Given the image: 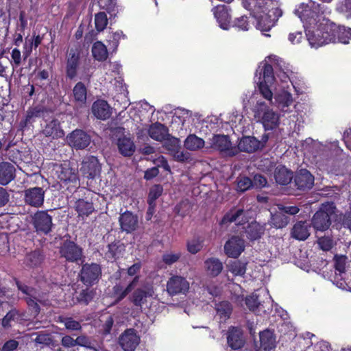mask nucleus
Returning <instances> with one entry per match:
<instances>
[{"instance_id":"f257e3e1","label":"nucleus","mask_w":351,"mask_h":351,"mask_svg":"<svg viewBox=\"0 0 351 351\" xmlns=\"http://www.w3.org/2000/svg\"><path fill=\"white\" fill-rule=\"evenodd\" d=\"M303 23L307 40L312 47L337 41V33L351 34V28L337 25L326 16L330 10L325 5L316 4L313 0L309 3L300 4L296 10Z\"/></svg>"},{"instance_id":"f03ea898","label":"nucleus","mask_w":351,"mask_h":351,"mask_svg":"<svg viewBox=\"0 0 351 351\" xmlns=\"http://www.w3.org/2000/svg\"><path fill=\"white\" fill-rule=\"evenodd\" d=\"M274 4V0H245V6L252 10L257 19V29L263 32L269 31L282 14Z\"/></svg>"},{"instance_id":"7ed1b4c3","label":"nucleus","mask_w":351,"mask_h":351,"mask_svg":"<svg viewBox=\"0 0 351 351\" xmlns=\"http://www.w3.org/2000/svg\"><path fill=\"white\" fill-rule=\"evenodd\" d=\"M259 97L258 93H248L243 99V106L247 107L252 105L254 119L256 122L262 123L265 130H272L278 126L279 116Z\"/></svg>"},{"instance_id":"20e7f679","label":"nucleus","mask_w":351,"mask_h":351,"mask_svg":"<svg viewBox=\"0 0 351 351\" xmlns=\"http://www.w3.org/2000/svg\"><path fill=\"white\" fill-rule=\"evenodd\" d=\"M259 74V81L258 82L259 96H262L270 104H273V92L275 82L274 75V69L272 66L267 63V60L261 62L256 72V75Z\"/></svg>"},{"instance_id":"39448f33","label":"nucleus","mask_w":351,"mask_h":351,"mask_svg":"<svg viewBox=\"0 0 351 351\" xmlns=\"http://www.w3.org/2000/svg\"><path fill=\"white\" fill-rule=\"evenodd\" d=\"M273 300L266 289H258L245 298L248 308L256 313H267L272 307Z\"/></svg>"},{"instance_id":"423d86ee","label":"nucleus","mask_w":351,"mask_h":351,"mask_svg":"<svg viewBox=\"0 0 351 351\" xmlns=\"http://www.w3.org/2000/svg\"><path fill=\"white\" fill-rule=\"evenodd\" d=\"M335 215V207L332 203L323 204L312 218V226L318 231L329 228L331 219Z\"/></svg>"},{"instance_id":"0eeeda50","label":"nucleus","mask_w":351,"mask_h":351,"mask_svg":"<svg viewBox=\"0 0 351 351\" xmlns=\"http://www.w3.org/2000/svg\"><path fill=\"white\" fill-rule=\"evenodd\" d=\"M55 171L60 181L65 184L73 183L74 186L80 184L77 170L72 167L69 161H64L63 163L56 165Z\"/></svg>"},{"instance_id":"6e6552de","label":"nucleus","mask_w":351,"mask_h":351,"mask_svg":"<svg viewBox=\"0 0 351 351\" xmlns=\"http://www.w3.org/2000/svg\"><path fill=\"white\" fill-rule=\"evenodd\" d=\"M32 224L39 234H47L52 229V217L46 210L37 211L32 217Z\"/></svg>"},{"instance_id":"1a4fd4ad","label":"nucleus","mask_w":351,"mask_h":351,"mask_svg":"<svg viewBox=\"0 0 351 351\" xmlns=\"http://www.w3.org/2000/svg\"><path fill=\"white\" fill-rule=\"evenodd\" d=\"M66 139L68 145L75 149H84L91 142L90 136L85 131L80 129L71 132L67 135Z\"/></svg>"},{"instance_id":"9d476101","label":"nucleus","mask_w":351,"mask_h":351,"mask_svg":"<svg viewBox=\"0 0 351 351\" xmlns=\"http://www.w3.org/2000/svg\"><path fill=\"white\" fill-rule=\"evenodd\" d=\"M101 275V269L96 263L85 264L80 272V280L86 286L96 283Z\"/></svg>"},{"instance_id":"9b49d317","label":"nucleus","mask_w":351,"mask_h":351,"mask_svg":"<svg viewBox=\"0 0 351 351\" xmlns=\"http://www.w3.org/2000/svg\"><path fill=\"white\" fill-rule=\"evenodd\" d=\"M189 288L190 284L186 278L178 275L172 276L167 283V291L171 295H186Z\"/></svg>"},{"instance_id":"f8f14e48","label":"nucleus","mask_w":351,"mask_h":351,"mask_svg":"<svg viewBox=\"0 0 351 351\" xmlns=\"http://www.w3.org/2000/svg\"><path fill=\"white\" fill-rule=\"evenodd\" d=\"M209 144L211 148L218 150L228 156H234L236 151L232 147L229 137L223 134L214 135L209 138Z\"/></svg>"},{"instance_id":"ddd939ff","label":"nucleus","mask_w":351,"mask_h":351,"mask_svg":"<svg viewBox=\"0 0 351 351\" xmlns=\"http://www.w3.org/2000/svg\"><path fill=\"white\" fill-rule=\"evenodd\" d=\"M60 253L62 257L69 262H77L82 257V249L69 240H66L62 243Z\"/></svg>"},{"instance_id":"4468645a","label":"nucleus","mask_w":351,"mask_h":351,"mask_svg":"<svg viewBox=\"0 0 351 351\" xmlns=\"http://www.w3.org/2000/svg\"><path fill=\"white\" fill-rule=\"evenodd\" d=\"M16 284L18 289L26 295L25 300L29 307L32 310L34 314L37 315L40 312V307L38 304V302H42L38 297L37 291L34 289L22 284L19 281H16Z\"/></svg>"},{"instance_id":"2eb2a0df","label":"nucleus","mask_w":351,"mask_h":351,"mask_svg":"<svg viewBox=\"0 0 351 351\" xmlns=\"http://www.w3.org/2000/svg\"><path fill=\"white\" fill-rule=\"evenodd\" d=\"M335 276L333 283L340 289H345L346 282L342 275L345 274L348 265V257L345 255H335L334 257Z\"/></svg>"},{"instance_id":"dca6fc26","label":"nucleus","mask_w":351,"mask_h":351,"mask_svg":"<svg viewBox=\"0 0 351 351\" xmlns=\"http://www.w3.org/2000/svg\"><path fill=\"white\" fill-rule=\"evenodd\" d=\"M139 342L140 337L133 328L127 329L119 338V343L124 351H134Z\"/></svg>"},{"instance_id":"f3484780","label":"nucleus","mask_w":351,"mask_h":351,"mask_svg":"<svg viewBox=\"0 0 351 351\" xmlns=\"http://www.w3.org/2000/svg\"><path fill=\"white\" fill-rule=\"evenodd\" d=\"M45 191L41 187H32L25 190V202L34 207H40L44 203Z\"/></svg>"},{"instance_id":"a211bd4d","label":"nucleus","mask_w":351,"mask_h":351,"mask_svg":"<svg viewBox=\"0 0 351 351\" xmlns=\"http://www.w3.org/2000/svg\"><path fill=\"white\" fill-rule=\"evenodd\" d=\"M80 171L86 178H94L101 171L97 158L93 156L85 157L82 162Z\"/></svg>"},{"instance_id":"6ab92c4d","label":"nucleus","mask_w":351,"mask_h":351,"mask_svg":"<svg viewBox=\"0 0 351 351\" xmlns=\"http://www.w3.org/2000/svg\"><path fill=\"white\" fill-rule=\"evenodd\" d=\"M42 134L45 136L51 137L53 139L60 138L64 136V132L60 125V121L56 117L46 121Z\"/></svg>"},{"instance_id":"aec40b11","label":"nucleus","mask_w":351,"mask_h":351,"mask_svg":"<svg viewBox=\"0 0 351 351\" xmlns=\"http://www.w3.org/2000/svg\"><path fill=\"white\" fill-rule=\"evenodd\" d=\"M119 221L122 231L127 233L135 231L138 227V217L130 211L122 213L119 217Z\"/></svg>"},{"instance_id":"412c9836","label":"nucleus","mask_w":351,"mask_h":351,"mask_svg":"<svg viewBox=\"0 0 351 351\" xmlns=\"http://www.w3.org/2000/svg\"><path fill=\"white\" fill-rule=\"evenodd\" d=\"M244 249V241L239 237H231L224 245L226 254L232 258H237Z\"/></svg>"},{"instance_id":"4be33fe9","label":"nucleus","mask_w":351,"mask_h":351,"mask_svg":"<svg viewBox=\"0 0 351 351\" xmlns=\"http://www.w3.org/2000/svg\"><path fill=\"white\" fill-rule=\"evenodd\" d=\"M238 149L241 152L252 153L263 147V144L254 136H243L238 143Z\"/></svg>"},{"instance_id":"5701e85b","label":"nucleus","mask_w":351,"mask_h":351,"mask_svg":"<svg viewBox=\"0 0 351 351\" xmlns=\"http://www.w3.org/2000/svg\"><path fill=\"white\" fill-rule=\"evenodd\" d=\"M91 110L94 116L101 120H106L112 114V108L106 101L102 99L95 101L92 105Z\"/></svg>"},{"instance_id":"b1692460","label":"nucleus","mask_w":351,"mask_h":351,"mask_svg":"<svg viewBox=\"0 0 351 351\" xmlns=\"http://www.w3.org/2000/svg\"><path fill=\"white\" fill-rule=\"evenodd\" d=\"M154 294V289L151 286H145L137 289L132 294V301L135 306H142L147 302V299L153 297Z\"/></svg>"},{"instance_id":"393cba45","label":"nucleus","mask_w":351,"mask_h":351,"mask_svg":"<svg viewBox=\"0 0 351 351\" xmlns=\"http://www.w3.org/2000/svg\"><path fill=\"white\" fill-rule=\"evenodd\" d=\"M295 183L299 189H310L313 186L314 177L306 169H301L295 178Z\"/></svg>"},{"instance_id":"a878e982","label":"nucleus","mask_w":351,"mask_h":351,"mask_svg":"<svg viewBox=\"0 0 351 351\" xmlns=\"http://www.w3.org/2000/svg\"><path fill=\"white\" fill-rule=\"evenodd\" d=\"M213 13L219 27L225 30L230 27V15L226 6L217 5L213 9Z\"/></svg>"},{"instance_id":"bb28decb","label":"nucleus","mask_w":351,"mask_h":351,"mask_svg":"<svg viewBox=\"0 0 351 351\" xmlns=\"http://www.w3.org/2000/svg\"><path fill=\"white\" fill-rule=\"evenodd\" d=\"M74 209L77 213V217L84 219L95 210L91 202L84 199H77L74 204Z\"/></svg>"},{"instance_id":"cd10ccee","label":"nucleus","mask_w":351,"mask_h":351,"mask_svg":"<svg viewBox=\"0 0 351 351\" xmlns=\"http://www.w3.org/2000/svg\"><path fill=\"white\" fill-rule=\"evenodd\" d=\"M15 178V167L10 162L0 163V184L6 185Z\"/></svg>"},{"instance_id":"c85d7f7f","label":"nucleus","mask_w":351,"mask_h":351,"mask_svg":"<svg viewBox=\"0 0 351 351\" xmlns=\"http://www.w3.org/2000/svg\"><path fill=\"white\" fill-rule=\"evenodd\" d=\"M80 55L75 50L71 49L67 59L66 73V76L70 78H74L77 75V69L79 65Z\"/></svg>"},{"instance_id":"c756f323","label":"nucleus","mask_w":351,"mask_h":351,"mask_svg":"<svg viewBox=\"0 0 351 351\" xmlns=\"http://www.w3.org/2000/svg\"><path fill=\"white\" fill-rule=\"evenodd\" d=\"M247 221L246 212L243 209L231 210L222 219L221 223L236 222L237 224H243Z\"/></svg>"},{"instance_id":"7c9ffc66","label":"nucleus","mask_w":351,"mask_h":351,"mask_svg":"<svg viewBox=\"0 0 351 351\" xmlns=\"http://www.w3.org/2000/svg\"><path fill=\"white\" fill-rule=\"evenodd\" d=\"M227 341L229 346L232 349L237 350L241 348L244 343L241 330L234 327L230 328L228 330Z\"/></svg>"},{"instance_id":"2f4dec72","label":"nucleus","mask_w":351,"mask_h":351,"mask_svg":"<svg viewBox=\"0 0 351 351\" xmlns=\"http://www.w3.org/2000/svg\"><path fill=\"white\" fill-rule=\"evenodd\" d=\"M275 102L281 111L287 112L289 111V106L293 104V100L291 93L282 90L276 95Z\"/></svg>"},{"instance_id":"473e14b6","label":"nucleus","mask_w":351,"mask_h":351,"mask_svg":"<svg viewBox=\"0 0 351 351\" xmlns=\"http://www.w3.org/2000/svg\"><path fill=\"white\" fill-rule=\"evenodd\" d=\"M149 136L157 141H162L168 136V129L162 123H155L149 125Z\"/></svg>"},{"instance_id":"72a5a7b5","label":"nucleus","mask_w":351,"mask_h":351,"mask_svg":"<svg viewBox=\"0 0 351 351\" xmlns=\"http://www.w3.org/2000/svg\"><path fill=\"white\" fill-rule=\"evenodd\" d=\"M117 147L119 152L124 156H130L135 152V145L133 141L127 136L119 138L117 140Z\"/></svg>"},{"instance_id":"f704fd0d","label":"nucleus","mask_w":351,"mask_h":351,"mask_svg":"<svg viewBox=\"0 0 351 351\" xmlns=\"http://www.w3.org/2000/svg\"><path fill=\"white\" fill-rule=\"evenodd\" d=\"M309 228L306 221H299L293 226L291 235L297 240L304 241L310 235Z\"/></svg>"},{"instance_id":"c9c22d12","label":"nucleus","mask_w":351,"mask_h":351,"mask_svg":"<svg viewBox=\"0 0 351 351\" xmlns=\"http://www.w3.org/2000/svg\"><path fill=\"white\" fill-rule=\"evenodd\" d=\"M44 110L40 107H32L28 108L26 112L24 119L20 122V127L24 128L28 125L34 123L36 118L44 116Z\"/></svg>"},{"instance_id":"e433bc0d","label":"nucleus","mask_w":351,"mask_h":351,"mask_svg":"<svg viewBox=\"0 0 351 351\" xmlns=\"http://www.w3.org/2000/svg\"><path fill=\"white\" fill-rule=\"evenodd\" d=\"M44 259L43 254L39 250L27 253L24 258L23 264L29 268L37 267L41 265Z\"/></svg>"},{"instance_id":"4c0bfd02","label":"nucleus","mask_w":351,"mask_h":351,"mask_svg":"<svg viewBox=\"0 0 351 351\" xmlns=\"http://www.w3.org/2000/svg\"><path fill=\"white\" fill-rule=\"evenodd\" d=\"M204 267L207 274L211 276H218L223 269V264L215 258H208L204 262Z\"/></svg>"},{"instance_id":"58836bf2","label":"nucleus","mask_w":351,"mask_h":351,"mask_svg":"<svg viewBox=\"0 0 351 351\" xmlns=\"http://www.w3.org/2000/svg\"><path fill=\"white\" fill-rule=\"evenodd\" d=\"M276 182L281 185H287L291 182L293 173L285 167H278L275 170Z\"/></svg>"},{"instance_id":"ea45409f","label":"nucleus","mask_w":351,"mask_h":351,"mask_svg":"<svg viewBox=\"0 0 351 351\" xmlns=\"http://www.w3.org/2000/svg\"><path fill=\"white\" fill-rule=\"evenodd\" d=\"M260 342L261 348L265 350H271L276 346V338L274 333L269 330L260 332Z\"/></svg>"},{"instance_id":"a19ab883","label":"nucleus","mask_w":351,"mask_h":351,"mask_svg":"<svg viewBox=\"0 0 351 351\" xmlns=\"http://www.w3.org/2000/svg\"><path fill=\"white\" fill-rule=\"evenodd\" d=\"M204 141L195 134H190L184 141V147L191 151H196L204 146Z\"/></svg>"},{"instance_id":"79ce46f5","label":"nucleus","mask_w":351,"mask_h":351,"mask_svg":"<svg viewBox=\"0 0 351 351\" xmlns=\"http://www.w3.org/2000/svg\"><path fill=\"white\" fill-rule=\"evenodd\" d=\"M227 268L234 276H243L246 271V263L239 260L232 261L228 263Z\"/></svg>"},{"instance_id":"37998d69","label":"nucleus","mask_w":351,"mask_h":351,"mask_svg":"<svg viewBox=\"0 0 351 351\" xmlns=\"http://www.w3.org/2000/svg\"><path fill=\"white\" fill-rule=\"evenodd\" d=\"M92 53L94 58L99 61L105 60L108 55L106 47L100 41L93 44Z\"/></svg>"},{"instance_id":"c03bdc74","label":"nucleus","mask_w":351,"mask_h":351,"mask_svg":"<svg viewBox=\"0 0 351 351\" xmlns=\"http://www.w3.org/2000/svg\"><path fill=\"white\" fill-rule=\"evenodd\" d=\"M75 100L80 104H84L86 101V88L82 82H77L73 90Z\"/></svg>"},{"instance_id":"a18cd8bd","label":"nucleus","mask_w":351,"mask_h":351,"mask_svg":"<svg viewBox=\"0 0 351 351\" xmlns=\"http://www.w3.org/2000/svg\"><path fill=\"white\" fill-rule=\"evenodd\" d=\"M270 222L275 228H282L289 223V218L281 211L272 215Z\"/></svg>"},{"instance_id":"49530a36","label":"nucleus","mask_w":351,"mask_h":351,"mask_svg":"<svg viewBox=\"0 0 351 351\" xmlns=\"http://www.w3.org/2000/svg\"><path fill=\"white\" fill-rule=\"evenodd\" d=\"M216 311L221 321H226L230 317L232 313V307L228 302H221L217 304Z\"/></svg>"},{"instance_id":"de8ad7c7","label":"nucleus","mask_w":351,"mask_h":351,"mask_svg":"<svg viewBox=\"0 0 351 351\" xmlns=\"http://www.w3.org/2000/svg\"><path fill=\"white\" fill-rule=\"evenodd\" d=\"M247 237L251 240H256L261 237L262 231L260 226L254 222L250 223L245 230Z\"/></svg>"},{"instance_id":"09e8293b","label":"nucleus","mask_w":351,"mask_h":351,"mask_svg":"<svg viewBox=\"0 0 351 351\" xmlns=\"http://www.w3.org/2000/svg\"><path fill=\"white\" fill-rule=\"evenodd\" d=\"M164 141V147L171 154L175 152L178 149H180V141L178 138L170 136L168 134Z\"/></svg>"},{"instance_id":"8fccbe9b","label":"nucleus","mask_w":351,"mask_h":351,"mask_svg":"<svg viewBox=\"0 0 351 351\" xmlns=\"http://www.w3.org/2000/svg\"><path fill=\"white\" fill-rule=\"evenodd\" d=\"M95 295L93 289L86 288L80 293L77 299L79 302L87 304L93 299Z\"/></svg>"},{"instance_id":"3c124183","label":"nucleus","mask_w":351,"mask_h":351,"mask_svg":"<svg viewBox=\"0 0 351 351\" xmlns=\"http://www.w3.org/2000/svg\"><path fill=\"white\" fill-rule=\"evenodd\" d=\"M253 186L252 180L246 176H239L237 180V189L244 192Z\"/></svg>"},{"instance_id":"603ef678","label":"nucleus","mask_w":351,"mask_h":351,"mask_svg":"<svg viewBox=\"0 0 351 351\" xmlns=\"http://www.w3.org/2000/svg\"><path fill=\"white\" fill-rule=\"evenodd\" d=\"M19 318V313L16 309L10 311L2 319L1 324L3 328H8L12 326V322Z\"/></svg>"},{"instance_id":"864d4df0","label":"nucleus","mask_w":351,"mask_h":351,"mask_svg":"<svg viewBox=\"0 0 351 351\" xmlns=\"http://www.w3.org/2000/svg\"><path fill=\"white\" fill-rule=\"evenodd\" d=\"M163 189L160 185L153 186L149 191L147 202L149 205L155 204V201L158 199L162 193Z\"/></svg>"},{"instance_id":"5fc2aeb1","label":"nucleus","mask_w":351,"mask_h":351,"mask_svg":"<svg viewBox=\"0 0 351 351\" xmlns=\"http://www.w3.org/2000/svg\"><path fill=\"white\" fill-rule=\"evenodd\" d=\"M10 95L9 84L6 80L0 77V104H4L8 101L7 97Z\"/></svg>"},{"instance_id":"6e6d98bb","label":"nucleus","mask_w":351,"mask_h":351,"mask_svg":"<svg viewBox=\"0 0 351 351\" xmlns=\"http://www.w3.org/2000/svg\"><path fill=\"white\" fill-rule=\"evenodd\" d=\"M203 247L202 240L199 238H193L187 243V250L191 254H196Z\"/></svg>"},{"instance_id":"4d7b16f0","label":"nucleus","mask_w":351,"mask_h":351,"mask_svg":"<svg viewBox=\"0 0 351 351\" xmlns=\"http://www.w3.org/2000/svg\"><path fill=\"white\" fill-rule=\"evenodd\" d=\"M95 23L98 31H103L108 23L107 16L104 12H99L95 16Z\"/></svg>"},{"instance_id":"13d9d810","label":"nucleus","mask_w":351,"mask_h":351,"mask_svg":"<svg viewBox=\"0 0 351 351\" xmlns=\"http://www.w3.org/2000/svg\"><path fill=\"white\" fill-rule=\"evenodd\" d=\"M317 244L324 251H329L334 246V241L330 237H322L318 239Z\"/></svg>"},{"instance_id":"bf43d9fd","label":"nucleus","mask_w":351,"mask_h":351,"mask_svg":"<svg viewBox=\"0 0 351 351\" xmlns=\"http://www.w3.org/2000/svg\"><path fill=\"white\" fill-rule=\"evenodd\" d=\"M171 155L178 162H183L191 160V154L187 152L181 151L180 149H178Z\"/></svg>"},{"instance_id":"052dcab7","label":"nucleus","mask_w":351,"mask_h":351,"mask_svg":"<svg viewBox=\"0 0 351 351\" xmlns=\"http://www.w3.org/2000/svg\"><path fill=\"white\" fill-rule=\"evenodd\" d=\"M66 329L71 330H78L81 329V325L79 322L74 320L71 317H66L62 321Z\"/></svg>"},{"instance_id":"680f3d73","label":"nucleus","mask_w":351,"mask_h":351,"mask_svg":"<svg viewBox=\"0 0 351 351\" xmlns=\"http://www.w3.org/2000/svg\"><path fill=\"white\" fill-rule=\"evenodd\" d=\"M76 345L85 347L89 349H93L95 350V348L93 347V343L91 341V339L84 335L79 336L75 339Z\"/></svg>"},{"instance_id":"e2e57ef3","label":"nucleus","mask_w":351,"mask_h":351,"mask_svg":"<svg viewBox=\"0 0 351 351\" xmlns=\"http://www.w3.org/2000/svg\"><path fill=\"white\" fill-rule=\"evenodd\" d=\"M233 26L239 30L247 31L249 29V23L247 20V16H241L236 19L234 22Z\"/></svg>"},{"instance_id":"0e129e2a","label":"nucleus","mask_w":351,"mask_h":351,"mask_svg":"<svg viewBox=\"0 0 351 351\" xmlns=\"http://www.w3.org/2000/svg\"><path fill=\"white\" fill-rule=\"evenodd\" d=\"M181 254L180 253H166L162 256V261L167 265H172L177 262L180 258Z\"/></svg>"},{"instance_id":"69168bd1","label":"nucleus","mask_w":351,"mask_h":351,"mask_svg":"<svg viewBox=\"0 0 351 351\" xmlns=\"http://www.w3.org/2000/svg\"><path fill=\"white\" fill-rule=\"evenodd\" d=\"M337 10L342 13H348V18L351 16V0H343L338 5Z\"/></svg>"},{"instance_id":"338daca9","label":"nucleus","mask_w":351,"mask_h":351,"mask_svg":"<svg viewBox=\"0 0 351 351\" xmlns=\"http://www.w3.org/2000/svg\"><path fill=\"white\" fill-rule=\"evenodd\" d=\"M175 115L176 118L180 119V121L183 125L186 121V119H188L191 116V112L189 110L184 108H178L176 110Z\"/></svg>"},{"instance_id":"774afa93","label":"nucleus","mask_w":351,"mask_h":351,"mask_svg":"<svg viewBox=\"0 0 351 351\" xmlns=\"http://www.w3.org/2000/svg\"><path fill=\"white\" fill-rule=\"evenodd\" d=\"M267 182V179L260 174H256L252 181L253 186L256 188H263L266 186Z\"/></svg>"}]
</instances>
